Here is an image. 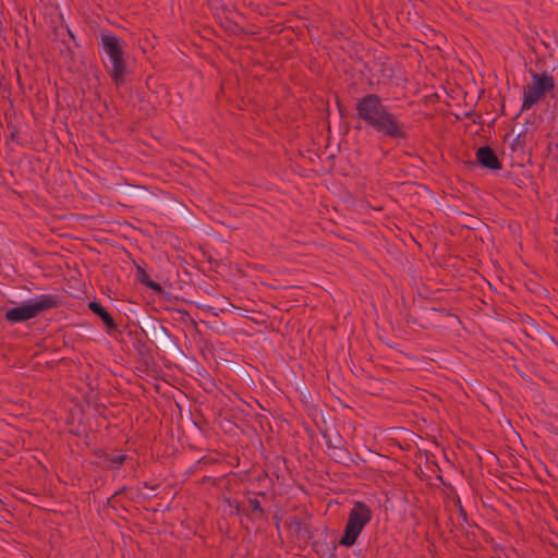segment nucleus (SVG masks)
Returning a JSON list of instances; mask_svg holds the SVG:
<instances>
[{
    "instance_id": "1a4fd4ad",
    "label": "nucleus",
    "mask_w": 558,
    "mask_h": 558,
    "mask_svg": "<svg viewBox=\"0 0 558 558\" xmlns=\"http://www.w3.org/2000/svg\"><path fill=\"white\" fill-rule=\"evenodd\" d=\"M250 507L252 511L263 513V508L260 506V502L257 499L250 500Z\"/></svg>"
},
{
    "instance_id": "0eeeda50",
    "label": "nucleus",
    "mask_w": 558,
    "mask_h": 558,
    "mask_svg": "<svg viewBox=\"0 0 558 558\" xmlns=\"http://www.w3.org/2000/svg\"><path fill=\"white\" fill-rule=\"evenodd\" d=\"M88 308L95 313L96 315H98L101 320L104 322V324L106 325L107 328L109 329H113L117 327L113 318L111 317V315L108 313V311L98 302H89L88 303Z\"/></svg>"
},
{
    "instance_id": "7ed1b4c3",
    "label": "nucleus",
    "mask_w": 558,
    "mask_h": 558,
    "mask_svg": "<svg viewBox=\"0 0 558 558\" xmlns=\"http://www.w3.org/2000/svg\"><path fill=\"white\" fill-rule=\"evenodd\" d=\"M60 303L57 295L41 294L20 306L13 307L5 313V319L12 324L25 322L36 317L38 314L56 308Z\"/></svg>"
},
{
    "instance_id": "39448f33",
    "label": "nucleus",
    "mask_w": 558,
    "mask_h": 558,
    "mask_svg": "<svg viewBox=\"0 0 558 558\" xmlns=\"http://www.w3.org/2000/svg\"><path fill=\"white\" fill-rule=\"evenodd\" d=\"M555 80L547 73L533 74L532 83L524 87L522 109L527 110L539 101L546 92L554 89Z\"/></svg>"
},
{
    "instance_id": "20e7f679",
    "label": "nucleus",
    "mask_w": 558,
    "mask_h": 558,
    "mask_svg": "<svg viewBox=\"0 0 558 558\" xmlns=\"http://www.w3.org/2000/svg\"><path fill=\"white\" fill-rule=\"evenodd\" d=\"M372 517V510L366 504L355 501L349 512L344 533L339 543L345 547L353 546Z\"/></svg>"
},
{
    "instance_id": "f03ea898",
    "label": "nucleus",
    "mask_w": 558,
    "mask_h": 558,
    "mask_svg": "<svg viewBox=\"0 0 558 558\" xmlns=\"http://www.w3.org/2000/svg\"><path fill=\"white\" fill-rule=\"evenodd\" d=\"M100 40L102 50L110 63L106 64L108 74L116 85H122L125 78L126 65L121 40L111 33L101 34Z\"/></svg>"
},
{
    "instance_id": "9d476101",
    "label": "nucleus",
    "mask_w": 558,
    "mask_h": 558,
    "mask_svg": "<svg viewBox=\"0 0 558 558\" xmlns=\"http://www.w3.org/2000/svg\"><path fill=\"white\" fill-rule=\"evenodd\" d=\"M291 526H292L295 531L300 532V531L302 530L303 524H302V522H301V521L295 520V521H293V522L291 523Z\"/></svg>"
},
{
    "instance_id": "f257e3e1",
    "label": "nucleus",
    "mask_w": 558,
    "mask_h": 558,
    "mask_svg": "<svg viewBox=\"0 0 558 558\" xmlns=\"http://www.w3.org/2000/svg\"><path fill=\"white\" fill-rule=\"evenodd\" d=\"M356 112L367 125L378 133L392 138L404 137V126L395 114H392L381 99L375 94H368L356 102Z\"/></svg>"
},
{
    "instance_id": "6e6552de",
    "label": "nucleus",
    "mask_w": 558,
    "mask_h": 558,
    "mask_svg": "<svg viewBox=\"0 0 558 558\" xmlns=\"http://www.w3.org/2000/svg\"><path fill=\"white\" fill-rule=\"evenodd\" d=\"M125 460L124 454H117L109 460L110 468H119Z\"/></svg>"
},
{
    "instance_id": "423d86ee",
    "label": "nucleus",
    "mask_w": 558,
    "mask_h": 558,
    "mask_svg": "<svg viewBox=\"0 0 558 558\" xmlns=\"http://www.w3.org/2000/svg\"><path fill=\"white\" fill-rule=\"evenodd\" d=\"M477 162L487 169L498 170L501 168V163L499 162L496 154L488 146L480 147L476 151Z\"/></svg>"
}]
</instances>
